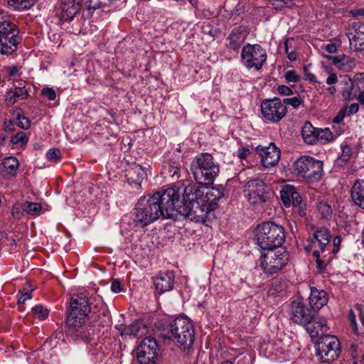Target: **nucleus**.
<instances>
[{"label":"nucleus","mask_w":364,"mask_h":364,"mask_svg":"<svg viewBox=\"0 0 364 364\" xmlns=\"http://www.w3.org/2000/svg\"><path fill=\"white\" fill-rule=\"evenodd\" d=\"M41 94L49 100H54L56 97L55 90L50 87H44L41 90Z\"/></svg>","instance_id":"50"},{"label":"nucleus","mask_w":364,"mask_h":364,"mask_svg":"<svg viewBox=\"0 0 364 364\" xmlns=\"http://www.w3.org/2000/svg\"><path fill=\"white\" fill-rule=\"evenodd\" d=\"M285 80L288 82H297L300 80V76L296 73L295 70H288L286 72L284 75Z\"/></svg>","instance_id":"47"},{"label":"nucleus","mask_w":364,"mask_h":364,"mask_svg":"<svg viewBox=\"0 0 364 364\" xmlns=\"http://www.w3.org/2000/svg\"><path fill=\"white\" fill-rule=\"evenodd\" d=\"M284 105H289L292 106L294 109H297L301 104V100L299 97H294L291 98H285L282 101Z\"/></svg>","instance_id":"48"},{"label":"nucleus","mask_w":364,"mask_h":364,"mask_svg":"<svg viewBox=\"0 0 364 364\" xmlns=\"http://www.w3.org/2000/svg\"><path fill=\"white\" fill-rule=\"evenodd\" d=\"M272 5L276 9L286 8H292L295 4L294 0H274Z\"/></svg>","instance_id":"45"},{"label":"nucleus","mask_w":364,"mask_h":364,"mask_svg":"<svg viewBox=\"0 0 364 364\" xmlns=\"http://www.w3.org/2000/svg\"><path fill=\"white\" fill-rule=\"evenodd\" d=\"M266 50L259 44L247 43L242 47L240 60L248 69L259 70L267 61Z\"/></svg>","instance_id":"9"},{"label":"nucleus","mask_w":364,"mask_h":364,"mask_svg":"<svg viewBox=\"0 0 364 364\" xmlns=\"http://www.w3.org/2000/svg\"><path fill=\"white\" fill-rule=\"evenodd\" d=\"M331 234L328 229L321 228L317 229L313 234V238L311 241V247L314 250H319L321 254L326 252H330V250H326L325 247L330 242Z\"/></svg>","instance_id":"19"},{"label":"nucleus","mask_w":364,"mask_h":364,"mask_svg":"<svg viewBox=\"0 0 364 364\" xmlns=\"http://www.w3.org/2000/svg\"><path fill=\"white\" fill-rule=\"evenodd\" d=\"M4 70L6 72L9 77H17L20 76L21 75L19 69L16 65L5 67Z\"/></svg>","instance_id":"51"},{"label":"nucleus","mask_w":364,"mask_h":364,"mask_svg":"<svg viewBox=\"0 0 364 364\" xmlns=\"http://www.w3.org/2000/svg\"><path fill=\"white\" fill-rule=\"evenodd\" d=\"M5 175L9 176H14L16 173V170L18 167L19 163L16 157L9 156L6 157L1 163Z\"/></svg>","instance_id":"34"},{"label":"nucleus","mask_w":364,"mask_h":364,"mask_svg":"<svg viewBox=\"0 0 364 364\" xmlns=\"http://www.w3.org/2000/svg\"><path fill=\"white\" fill-rule=\"evenodd\" d=\"M81 7L77 0H59L55 7V15L63 23L70 22Z\"/></svg>","instance_id":"15"},{"label":"nucleus","mask_w":364,"mask_h":364,"mask_svg":"<svg viewBox=\"0 0 364 364\" xmlns=\"http://www.w3.org/2000/svg\"><path fill=\"white\" fill-rule=\"evenodd\" d=\"M17 119V125L23 129H28L31 126V122L28 118L24 117L23 115L21 116L20 114H17L16 117Z\"/></svg>","instance_id":"46"},{"label":"nucleus","mask_w":364,"mask_h":364,"mask_svg":"<svg viewBox=\"0 0 364 364\" xmlns=\"http://www.w3.org/2000/svg\"><path fill=\"white\" fill-rule=\"evenodd\" d=\"M314 311L300 299L294 300L291 304L290 318L295 323L304 326L314 318Z\"/></svg>","instance_id":"16"},{"label":"nucleus","mask_w":364,"mask_h":364,"mask_svg":"<svg viewBox=\"0 0 364 364\" xmlns=\"http://www.w3.org/2000/svg\"><path fill=\"white\" fill-rule=\"evenodd\" d=\"M309 300L312 310L318 311L327 304L328 296L325 291L311 287Z\"/></svg>","instance_id":"27"},{"label":"nucleus","mask_w":364,"mask_h":364,"mask_svg":"<svg viewBox=\"0 0 364 364\" xmlns=\"http://www.w3.org/2000/svg\"><path fill=\"white\" fill-rule=\"evenodd\" d=\"M91 311L88 298L83 295L73 297L66 318L67 335L74 340L90 341L94 336V329L85 324Z\"/></svg>","instance_id":"2"},{"label":"nucleus","mask_w":364,"mask_h":364,"mask_svg":"<svg viewBox=\"0 0 364 364\" xmlns=\"http://www.w3.org/2000/svg\"><path fill=\"white\" fill-rule=\"evenodd\" d=\"M37 0H8L9 5L14 9L23 10L30 9Z\"/></svg>","instance_id":"36"},{"label":"nucleus","mask_w":364,"mask_h":364,"mask_svg":"<svg viewBox=\"0 0 364 364\" xmlns=\"http://www.w3.org/2000/svg\"><path fill=\"white\" fill-rule=\"evenodd\" d=\"M32 291L28 289H24L23 291H20L18 294V304L19 306L24 304L27 300H30L32 299ZM21 310H22V306H20Z\"/></svg>","instance_id":"44"},{"label":"nucleus","mask_w":364,"mask_h":364,"mask_svg":"<svg viewBox=\"0 0 364 364\" xmlns=\"http://www.w3.org/2000/svg\"><path fill=\"white\" fill-rule=\"evenodd\" d=\"M247 35L248 31L245 26H240L234 28L226 40L228 48L237 50L245 42Z\"/></svg>","instance_id":"21"},{"label":"nucleus","mask_w":364,"mask_h":364,"mask_svg":"<svg viewBox=\"0 0 364 364\" xmlns=\"http://www.w3.org/2000/svg\"><path fill=\"white\" fill-rule=\"evenodd\" d=\"M117 328L119 331L121 336H141L146 332V325L141 321H134L127 327L120 325V326L117 327Z\"/></svg>","instance_id":"29"},{"label":"nucleus","mask_w":364,"mask_h":364,"mask_svg":"<svg viewBox=\"0 0 364 364\" xmlns=\"http://www.w3.org/2000/svg\"><path fill=\"white\" fill-rule=\"evenodd\" d=\"M350 197L353 203L364 209V180H356L351 187Z\"/></svg>","instance_id":"28"},{"label":"nucleus","mask_w":364,"mask_h":364,"mask_svg":"<svg viewBox=\"0 0 364 364\" xmlns=\"http://www.w3.org/2000/svg\"><path fill=\"white\" fill-rule=\"evenodd\" d=\"M297 173L310 182L319 181L323 176V162L310 156H301L294 164Z\"/></svg>","instance_id":"8"},{"label":"nucleus","mask_w":364,"mask_h":364,"mask_svg":"<svg viewBox=\"0 0 364 364\" xmlns=\"http://www.w3.org/2000/svg\"><path fill=\"white\" fill-rule=\"evenodd\" d=\"M250 154V150L247 147H242L237 150V156L240 159H246Z\"/></svg>","instance_id":"54"},{"label":"nucleus","mask_w":364,"mask_h":364,"mask_svg":"<svg viewBox=\"0 0 364 364\" xmlns=\"http://www.w3.org/2000/svg\"><path fill=\"white\" fill-rule=\"evenodd\" d=\"M346 112V110L342 109L341 110L337 116L334 117L333 119V123H340L344 118L345 114L344 112Z\"/></svg>","instance_id":"64"},{"label":"nucleus","mask_w":364,"mask_h":364,"mask_svg":"<svg viewBox=\"0 0 364 364\" xmlns=\"http://www.w3.org/2000/svg\"><path fill=\"white\" fill-rule=\"evenodd\" d=\"M280 198L284 206L299 205L302 199L296 188L291 185H284L280 191Z\"/></svg>","instance_id":"23"},{"label":"nucleus","mask_w":364,"mask_h":364,"mask_svg":"<svg viewBox=\"0 0 364 364\" xmlns=\"http://www.w3.org/2000/svg\"><path fill=\"white\" fill-rule=\"evenodd\" d=\"M317 131L309 122H306L301 129V136L304 141L309 144L317 143Z\"/></svg>","instance_id":"31"},{"label":"nucleus","mask_w":364,"mask_h":364,"mask_svg":"<svg viewBox=\"0 0 364 364\" xmlns=\"http://www.w3.org/2000/svg\"><path fill=\"white\" fill-rule=\"evenodd\" d=\"M346 36L351 48L355 51L364 50V23L359 21L350 23L346 29Z\"/></svg>","instance_id":"17"},{"label":"nucleus","mask_w":364,"mask_h":364,"mask_svg":"<svg viewBox=\"0 0 364 364\" xmlns=\"http://www.w3.org/2000/svg\"><path fill=\"white\" fill-rule=\"evenodd\" d=\"M316 136L317 142L321 140L323 143H325L331 141L333 138L332 133L328 128H326L324 129H318Z\"/></svg>","instance_id":"40"},{"label":"nucleus","mask_w":364,"mask_h":364,"mask_svg":"<svg viewBox=\"0 0 364 364\" xmlns=\"http://www.w3.org/2000/svg\"><path fill=\"white\" fill-rule=\"evenodd\" d=\"M13 30H17L16 25L8 21L0 22V36L2 35H7Z\"/></svg>","instance_id":"43"},{"label":"nucleus","mask_w":364,"mask_h":364,"mask_svg":"<svg viewBox=\"0 0 364 364\" xmlns=\"http://www.w3.org/2000/svg\"><path fill=\"white\" fill-rule=\"evenodd\" d=\"M294 208H295L298 212V214L300 217H304L306 215V208L302 205L301 203L299 204V205H293Z\"/></svg>","instance_id":"63"},{"label":"nucleus","mask_w":364,"mask_h":364,"mask_svg":"<svg viewBox=\"0 0 364 364\" xmlns=\"http://www.w3.org/2000/svg\"><path fill=\"white\" fill-rule=\"evenodd\" d=\"M46 157L50 161H57L60 159V151L58 149H51L47 152Z\"/></svg>","instance_id":"49"},{"label":"nucleus","mask_w":364,"mask_h":364,"mask_svg":"<svg viewBox=\"0 0 364 364\" xmlns=\"http://www.w3.org/2000/svg\"><path fill=\"white\" fill-rule=\"evenodd\" d=\"M21 208L26 213L37 216L41 214L42 206L38 203L26 201L22 204Z\"/></svg>","instance_id":"35"},{"label":"nucleus","mask_w":364,"mask_h":364,"mask_svg":"<svg viewBox=\"0 0 364 364\" xmlns=\"http://www.w3.org/2000/svg\"><path fill=\"white\" fill-rule=\"evenodd\" d=\"M289 40H287L284 43V47H285V53L287 55V58L291 61H294L296 60V54L294 50H289Z\"/></svg>","instance_id":"53"},{"label":"nucleus","mask_w":364,"mask_h":364,"mask_svg":"<svg viewBox=\"0 0 364 364\" xmlns=\"http://www.w3.org/2000/svg\"><path fill=\"white\" fill-rule=\"evenodd\" d=\"M277 92L282 95H290L293 94L292 90L286 85H279L277 87Z\"/></svg>","instance_id":"55"},{"label":"nucleus","mask_w":364,"mask_h":364,"mask_svg":"<svg viewBox=\"0 0 364 364\" xmlns=\"http://www.w3.org/2000/svg\"><path fill=\"white\" fill-rule=\"evenodd\" d=\"M167 336L182 351L188 354L194 341L193 326L187 318L177 317L169 324Z\"/></svg>","instance_id":"3"},{"label":"nucleus","mask_w":364,"mask_h":364,"mask_svg":"<svg viewBox=\"0 0 364 364\" xmlns=\"http://www.w3.org/2000/svg\"><path fill=\"white\" fill-rule=\"evenodd\" d=\"M344 87H342V95L344 98L352 100L358 96L359 87L357 83H354L350 79L348 78L343 81Z\"/></svg>","instance_id":"33"},{"label":"nucleus","mask_w":364,"mask_h":364,"mask_svg":"<svg viewBox=\"0 0 364 364\" xmlns=\"http://www.w3.org/2000/svg\"><path fill=\"white\" fill-rule=\"evenodd\" d=\"M261 113L264 120L276 124L287 114V108L278 97L263 100L260 105Z\"/></svg>","instance_id":"12"},{"label":"nucleus","mask_w":364,"mask_h":364,"mask_svg":"<svg viewBox=\"0 0 364 364\" xmlns=\"http://www.w3.org/2000/svg\"><path fill=\"white\" fill-rule=\"evenodd\" d=\"M177 191V198L174 200V213L188 218L194 221L193 218L194 210L197 206H200L203 203V187L199 186L198 183H189L183 189V199L179 200L178 189L173 187Z\"/></svg>","instance_id":"5"},{"label":"nucleus","mask_w":364,"mask_h":364,"mask_svg":"<svg viewBox=\"0 0 364 364\" xmlns=\"http://www.w3.org/2000/svg\"><path fill=\"white\" fill-rule=\"evenodd\" d=\"M176 198L177 191L174 188H168L156 192L152 196L141 197L134 209V225L144 228L160 217L171 218L174 215V200Z\"/></svg>","instance_id":"1"},{"label":"nucleus","mask_w":364,"mask_h":364,"mask_svg":"<svg viewBox=\"0 0 364 364\" xmlns=\"http://www.w3.org/2000/svg\"><path fill=\"white\" fill-rule=\"evenodd\" d=\"M342 149H343V153L341 154V157L343 158V160H347L348 158L351 154V149L348 146H343Z\"/></svg>","instance_id":"60"},{"label":"nucleus","mask_w":364,"mask_h":364,"mask_svg":"<svg viewBox=\"0 0 364 364\" xmlns=\"http://www.w3.org/2000/svg\"><path fill=\"white\" fill-rule=\"evenodd\" d=\"M111 290L114 293H119L122 291L121 283L118 279H114L112 281Z\"/></svg>","instance_id":"56"},{"label":"nucleus","mask_w":364,"mask_h":364,"mask_svg":"<svg viewBox=\"0 0 364 364\" xmlns=\"http://www.w3.org/2000/svg\"><path fill=\"white\" fill-rule=\"evenodd\" d=\"M355 309L359 312V318H360V321L361 322V323L363 324V326H364V314L363 313V307H362V305L360 304H356L355 305Z\"/></svg>","instance_id":"61"},{"label":"nucleus","mask_w":364,"mask_h":364,"mask_svg":"<svg viewBox=\"0 0 364 364\" xmlns=\"http://www.w3.org/2000/svg\"><path fill=\"white\" fill-rule=\"evenodd\" d=\"M107 0H87L86 6L89 11H94L107 5Z\"/></svg>","instance_id":"41"},{"label":"nucleus","mask_w":364,"mask_h":364,"mask_svg":"<svg viewBox=\"0 0 364 364\" xmlns=\"http://www.w3.org/2000/svg\"><path fill=\"white\" fill-rule=\"evenodd\" d=\"M32 312L35 317L40 320L46 319L48 316V310L42 305H37L32 308Z\"/></svg>","instance_id":"39"},{"label":"nucleus","mask_w":364,"mask_h":364,"mask_svg":"<svg viewBox=\"0 0 364 364\" xmlns=\"http://www.w3.org/2000/svg\"><path fill=\"white\" fill-rule=\"evenodd\" d=\"M338 82L337 75L335 73H331L326 79V83L328 85H334Z\"/></svg>","instance_id":"62"},{"label":"nucleus","mask_w":364,"mask_h":364,"mask_svg":"<svg viewBox=\"0 0 364 364\" xmlns=\"http://www.w3.org/2000/svg\"><path fill=\"white\" fill-rule=\"evenodd\" d=\"M158 345L151 337H146L136 349V358L140 364H151L158 355Z\"/></svg>","instance_id":"14"},{"label":"nucleus","mask_w":364,"mask_h":364,"mask_svg":"<svg viewBox=\"0 0 364 364\" xmlns=\"http://www.w3.org/2000/svg\"><path fill=\"white\" fill-rule=\"evenodd\" d=\"M359 109V105L358 103H353L350 105L348 109H346L348 112V115L355 114Z\"/></svg>","instance_id":"59"},{"label":"nucleus","mask_w":364,"mask_h":364,"mask_svg":"<svg viewBox=\"0 0 364 364\" xmlns=\"http://www.w3.org/2000/svg\"><path fill=\"white\" fill-rule=\"evenodd\" d=\"M316 354L324 363L337 359L341 353L338 339L332 335L321 336L316 343Z\"/></svg>","instance_id":"10"},{"label":"nucleus","mask_w":364,"mask_h":364,"mask_svg":"<svg viewBox=\"0 0 364 364\" xmlns=\"http://www.w3.org/2000/svg\"><path fill=\"white\" fill-rule=\"evenodd\" d=\"M223 194L217 188L205 189L203 188V203L197 206L194 210L193 219L195 222L204 223L207 215L214 209L217 202L222 198Z\"/></svg>","instance_id":"11"},{"label":"nucleus","mask_w":364,"mask_h":364,"mask_svg":"<svg viewBox=\"0 0 364 364\" xmlns=\"http://www.w3.org/2000/svg\"><path fill=\"white\" fill-rule=\"evenodd\" d=\"M173 282L174 274L172 272H160L153 278L155 289L159 294L171 290L173 287Z\"/></svg>","instance_id":"22"},{"label":"nucleus","mask_w":364,"mask_h":364,"mask_svg":"<svg viewBox=\"0 0 364 364\" xmlns=\"http://www.w3.org/2000/svg\"><path fill=\"white\" fill-rule=\"evenodd\" d=\"M29 94L28 90L22 85V82H19L18 85L14 84V87L7 90L5 100L9 105H14L18 100H26Z\"/></svg>","instance_id":"26"},{"label":"nucleus","mask_w":364,"mask_h":364,"mask_svg":"<svg viewBox=\"0 0 364 364\" xmlns=\"http://www.w3.org/2000/svg\"><path fill=\"white\" fill-rule=\"evenodd\" d=\"M18 30H13L7 35L0 36V53L1 54H11L17 50V35Z\"/></svg>","instance_id":"24"},{"label":"nucleus","mask_w":364,"mask_h":364,"mask_svg":"<svg viewBox=\"0 0 364 364\" xmlns=\"http://www.w3.org/2000/svg\"><path fill=\"white\" fill-rule=\"evenodd\" d=\"M244 193L252 204L264 203L267 198V187L264 182L259 178L249 180L245 186Z\"/></svg>","instance_id":"13"},{"label":"nucleus","mask_w":364,"mask_h":364,"mask_svg":"<svg viewBox=\"0 0 364 364\" xmlns=\"http://www.w3.org/2000/svg\"><path fill=\"white\" fill-rule=\"evenodd\" d=\"M11 143L14 144H20L21 146L26 145L28 141V137L23 132H19L12 136Z\"/></svg>","instance_id":"42"},{"label":"nucleus","mask_w":364,"mask_h":364,"mask_svg":"<svg viewBox=\"0 0 364 364\" xmlns=\"http://www.w3.org/2000/svg\"><path fill=\"white\" fill-rule=\"evenodd\" d=\"M304 326L312 338L318 337L320 333L326 332L328 329L326 318L316 317L315 315H314V318L311 321H308Z\"/></svg>","instance_id":"25"},{"label":"nucleus","mask_w":364,"mask_h":364,"mask_svg":"<svg viewBox=\"0 0 364 364\" xmlns=\"http://www.w3.org/2000/svg\"><path fill=\"white\" fill-rule=\"evenodd\" d=\"M326 58L331 60L338 68L344 71H349L355 65V60L344 54L338 56L328 55Z\"/></svg>","instance_id":"30"},{"label":"nucleus","mask_w":364,"mask_h":364,"mask_svg":"<svg viewBox=\"0 0 364 364\" xmlns=\"http://www.w3.org/2000/svg\"><path fill=\"white\" fill-rule=\"evenodd\" d=\"M304 74L306 80L312 82L320 83L317 81L316 76L309 70L308 66L304 67Z\"/></svg>","instance_id":"52"},{"label":"nucleus","mask_w":364,"mask_h":364,"mask_svg":"<svg viewBox=\"0 0 364 364\" xmlns=\"http://www.w3.org/2000/svg\"><path fill=\"white\" fill-rule=\"evenodd\" d=\"M191 170L197 183L208 186L213 183L220 168L210 154L201 153L191 162Z\"/></svg>","instance_id":"4"},{"label":"nucleus","mask_w":364,"mask_h":364,"mask_svg":"<svg viewBox=\"0 0 364 364\" xmlns=\"http://www.w3.org/2000/svg\"><path fill=\"white\" fill-rule=\"evenodd\" d=\"M341 239L339 236H336L333 240V253L336 254L339 251Z\"/></svg>","instance_id":"57"},{"label":"nucleus","mask_w":364,"mask_h":364,"mask_svg":"<svg viewBox=\"0 0 364 364\" xmlns=\"http://www.w3.org/2000/svg\"><path fill=\"white\" fill-rule=\"evenodd\" d=\"M251 358L249 355H243L238 358L237 364H251Z\"/></svg>","instance_id":"58"},{"label":"nucleus","mask_w":364,"mask_h":364,"mask_svg":"<svg viewBox=\"0 0 364 364\" xmlns=\"http://www.w3.org/2000/svg\"><path fill=\"white\" fill-rule=\"evenodd\" d=\"M317 210L320 217L323 219L329 220L332 216V208L327 203L321 201L317 205Z\"/></svg>","instance_id":"37"},{"label":"nucleus","mask_w":364,"mask_h":364,"mask_svg":"<svg viewBox=\"0 0 364 364\" xmlns=\"http://www.w3.org/2000/svg\"><path fill=\"white\" fill-rule=\"evenodd\" d=\"M256 151L261 156L265 168L274 166L280 159V150L272 143L268 146H257Z\"/></svg>","instance_id":"18"},{"label":"nucleus","mask_w":364,"mask_h":364,"mask_svg":"<svg viewBox=\"0 0 364 364\" xmlns=\"http://www.w3.org/2000/svg\"><path fill=\"white\" fill-rule=\"evenodd\" d=\"M289 252L280 249L276 251L268 250L260 256V265L267 274H274L282 270L288 263Z\"/></svg>","instance_id":"7"},{"label":"nucleus","mask_w":364,"mask_h":364,"mask_svg":"<svg viewBox=\"0 0 364 364\" xmlns=\"http://www.w3.org/2000/svg\"><path fill=\"white\" fill-rule=\"evenodd\" d=\"M321 252L319 250H314L313 256L316 258V267L320 271H323L326 269L328 261L325 258L326 257V254H322L321 257Z\"/></svg>","instance_id":"38"},{"label":"nucleus","mask_w":364,"mask_h":364,"mask_svg":"<svg viewBox=\"0 0 364 364\" xmlns=\"http://www.w3.org/2000/svg\"><path fill=\"white\" fill-rule=\"evenodd\" d=\"M146 176L144 168L138 164L133 163L125 168V177L127 182L136 188L141 186Z\"/></svg>","instance_id":"20"},{"label":"nucleus","mask_w":364,"mask_h":364,"mask_svg":"<svg viewBox=\"0 0 364 364\" xmlns=\"http://www.w3.org/2000/svg\"><path fill=\"white\" fill-rule=\"evenodd\" d=\"M183 168L178 163L169 161L163 168L162 173L166 177H170L173 180H177L180 178L181 173L183 171Z\"/></svg>","instance_id":"32"},{"label":"nucleus","mask_w":364,"mask_h":364,"mask_svg":"<svg viewBox=\"0 0 364 364\" xmlns=\"http://www.w3.org/2000/svg\"><path fill=\"white\" fill-rule=\"evenodd\" d=\"M256 235L257 245L263 250H271L280 247L285 239L283 227L272 222L258 225Z\"/></svg>","instance_id":"6"}]
</instances>
